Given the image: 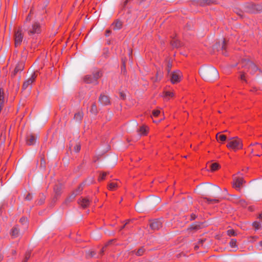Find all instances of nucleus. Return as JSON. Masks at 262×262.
<instances>
[{
	"mask_svg": "<svg viewBox=\"0 0 262 262\" xmlns=\"http://www.w3.org/2000/svg\"><path fill=\"white\" fill-rule=\"evenodd\" d=\"M201 225L200 224H193L190 226L189 229L190 230H198L201 228Z\"/></svg>",
	"mask_w": 262,
	"mask_h": 262,
	"instance_id": "29",
	"label": "nucleus"
},
{
	"mask_svg": "<svg viewBox=\"0 0 262 262\" xmlns=\"http://www.w3.org/2000/svg\"><path fill=\"white\" fill-rule=\"evenodd\" d=\"M227 132V130H224L223 132Z\"/></svg>",
	"mask_w": 262,
	"mask_h": 262,
	"instance_id": "63",
	"label": "nucleus"
},
{
	"mask_svg": "<svg viewBox=\"0 0 262 262\" xmlns=\"http://www.w3.org/2000/svg\"><path fill=\"white\" fill-rule=\"evenodd\" d=\"M149 226L152 230H158L162 227V222L160 219H156L151 221Z\"/></svg>",
	"mask_w": 262,
	"mask_h": 262,
	"instance_id": "10",
	"label": "nucleus"
},
{
	"mask_svg": "<svg viewBox=\"0 0 262 262\" xmlns=\"http://www.w3.org/2000/svg\"><path fill=\"white\" fill-rule=\"evenodd\" d=\"M198 248H199V246H198V245L195 246V247H194V249H196H196H198Z\"/></svg>",
	"mask_w": 262,
	"mask_h": 262,
	"instance_id": "53",
	"label": "nucleus"
},
{
	"mask_svg": "<svg viewBox=\"0 0 262 262\" xmlns=\"http://www.w3.org/2000/svg\"><path fill=\"white\" fill-rule=\"evenodd\" d=\"M219 167H220V165L217 163H212L210 165V170L212 171L216 170L217 169H218L219 168Z\"/></svg>",
	"mask_w": 262,
	"mask_h": 262,
	"instance_id": "26",
	"label": "nucleus"
},
{
	"mask_svg": "<svg viewBox=\"0 0 262 262\" xmlns=\"http://www.w3.org/2000/svg\"><path fill=\"white\" fill-rule=\"evenodd\" d=\"M115 241V239H111V240H110L109 241H108L104 245V246L102 248V249L100 251V253L101 254H102L103 253V252H104L105 251V248L108 246L109 245H110L111 244H112L113 243V242Z\"/></svg>",
	"mask_w": 262,
	"mask_h": 262,
	"instance_id": "28",
	"label": "nucleus"
},
{
	"mask_svg": "<svg viewBox=\"0 0 262 262\" xmlns=\"http://www.w3.org/2000/svg\"><path fill=\"white\" fill-rule=\"evenodd\" d=\"M207 200V202H208L209 203H217L220 202L219 199H210L209 198H205Z\"/></svg>",
	"mask_w": 262,
	"mask_h": 262,
	"instance_id": "35",
	"label": "nucleus"
},
{
	"mask_svg": "<svg viewBox=\"0 0 262 262\" xmlns=\"http://www.w3.org/2000/svg\"><path fill=\"white\" fill-rule=\"evenodd\" d=\"M111 31L110 30H107L106 31V34H105V35L106 36H108L111 33Z\"/></svg>",
	"mask_w": 262,
	"mask_h": 262,
	"instance_id": "49",
	"label": "nucleus"
},
{
	"mask_svg": "<svg viewBox=\"0 0 262 262\" xmlns=\"http://www.w3.org/2000/svg\"><path fill=\"white\" fill-rule=\"evenodd\" d=\"M102 76V73L100 70H96L94 71L92 74L85 75L83 79V81L88 84H97L98 83V80Z\"/></svg>",
	"mask_w": 262,
	"mask_h": 262,
	"instance_id": "2",
	"label": "nucleus"
},
{
	"mask_svg": "<svg viewBox=\"0 0 262 262\" xmlns=\"http://www.w3.org/2000/svg\"><path fill=\"white\" fill-rule=\"evenodd\" d=\"M259 217L261 219H262V213H260L259 215Z\"/></svg>",
	"mask_w": 262,
	"mask_h": 262,
	"instance_id": "54",
	"label": "nucleus"
},
{
	"mask_svg": "<svg viewBox=\"0 0 262 262\" xmlns=\"http://www.w3.org/2000/svg\"><path fill=\"white\" fill-rule=\"evenodd\" d=\"M83 184H80L79 187H78V188L75 190V192H74L71 195V196L69 197V198H68L67 200H66V202L67 201H68L69 200H71L70 201H72V200H73L75 196L79 194L81 191L82 190H83Z\"/></svg>",
	"mask_w": 262,
	"mask_h": 262,
	"instance_id": "16",
	"label": "nucleus"
},
{
	"mask_svg": "<svg viewBox=\"0 0 262 262\" xmlns=\"http://www.w3.org/2000/svg\"><path fill=\"white\" fill-rule=\"evenodd\" d=\"M27 260H26L25 259L23 261V262H27Z\"/></svg>",
	"mask_w": 262,
	"mask_h": 262,
	"instance_id": "58",
	"label": "nucleus"
},
{
	"mask_svg": "<svg viewBox=\"0 0 262 262\" xmlns=\"http://www.w3.org/2000/svg\"><path fill=\"white\" fill-rule=\"evenodd\" d=\"M30 256H31V252L30 251L27 252L25 254V259L26 260H28L29 259V258L30 257Z\"/></svg>",
	"mask_w": 262,
	"mask_h": 262,
	"instance_id": "41",
	"label": "nucleus"
},
{
	"mask_svg": "<svg viewBox=\"0 0 262 262\" xmlns=\"http://www.w3.org/2000/svg\"><path fill=\"white\" fill-rule=\"evenodd\" d=\"M36 77L37 74L35 72H33L31 76L24 82L23 89L25 90L28 88H31L32 84L35 81Z\"/></svg>",
	"mask_w": 262,
	"mask_h": 262,
	"instance_id": "6",
	"label": "nucleus"
},
{
	"mask_svg": "<svg viewBox=\"0 0 262 262\" xmlns=\"http://www.w3.org/2000/svg\"><path fill=\"white\" fill-rule=\"evenodd\" d=\"M245 182L243 178H235L233 182V187L236 190H239Z\"/></svg>",
	"mask_w": 262,
	"mask_h": 262,
	"instance_id": "11",
	"label": "nucleus"
},
{
	"mask_svg": "<svg viewBox=\"0 0 262 262\" xmlns=\"http://www.w3.org/2000/svg\"><path fill=\"white\" fill-rule=\"evenodd\" d=\"M253 149H251V153H253Z\"/></svg>",
	"mask_w": 262,
	"mask_h": 262,
	"instance_id": "55",
	"label": "nucleus"
},
{
	"mask_svg": "<svg viewBox=\"0 0 262 262\" xmlns=\"http://www.w3.org/2000/svg\"><path fill=\"white\" fill-rule=\"evenodd\" d=\"M20 221V222L21 223H22L23 224H26V223H27V222H28V219H27V218H26V217H21V218H20V221Z\"/></svg>",
	"mask_w": 262,
	"mask_h": 262,
	"instance_id": "37",
	"label": "nucleus"
},
{
	"mask_svg": "<svg viewBox=\"0 0 262 262\" xmlns=\"http://www.w3.org/2000/svg\"><path fill=\"white\" fill-rule=\"evenodd\" d=\"M174 94L173 92H169V91H166L164 93V97L165 98H169V97H172L173 96Z\"/></svg>",
	"mask_w": 262,
	"mask_h": 262,
	"instance_id": "33",
	"label": "nucleus"
},
{
	"mask_svg": "<svg viewBox=\"0 0 262 262\" xmlns=\"http://www.w3.org/2000/svg\"><path fill=\"white\" fill-rule=\"evenodd\" d=\"M29 35L31 36L34 34H38L41 31V25L38 21H33L26 30Z\"/></svg>",
	"mask_w": 262,
	"mask_h": 262,
	"instance_id": "4",
	"label": "nucleus"
},
{
	"mask_svg": "<svg viewBox=\"0 0 262 262\" xmlns=\"http://www.w3.org/2000/svg\"><path fill=\"white\" fill-rule=\"evenodd\" d=\"M24 37L23 34L22 33V31L21 29H19L17 31H15L14 34V41H15V46L18 47L19 46L21 42L23 41Z\"/></svg>",
	"mask_w": 262,
	"mask_h": 262,
	"instance_id": "8",
	"label": "nucleus"
},
{
	"mask_svg": "<svg viewBox=\"0 0 262 262\" xmlns=\"http://www.w3.org/2000/svg\"><path fill=\"white\" fill-rule=\"evenodd\" d=\"M137 131L140 136H145L147 134L148 128L147 126L142 125L139 127Z\"/></svg>",
	"mask_w": 262,
	"mask_h": 262,
	"instance_id": "18",
	"label": "nucleus"
},
{
	"mask_svg": "<svg viewBox=\"0 0 262 262\" xmlns=\"http://www.w3.org/2000/svg\"><path fill=\"white\" fill-rule=\"evenodd\" d=\"M37 138L32 134H28L26 137V143L28 145L35 144Z\"/></svg>",
	"mask_w": 262,
	"mask_h": 262,
	"instance_id": "15",
	"label": "nucleus"
},
{
	"mask_svg": "<svg viewBox=\"0 0 262 262\" xmlns=\"http://www.w3.org/2000/svg\"><path fill=\"white\" fill-rule=\"evenodd\" d=\"M216 139L218 142H224L226 140L227 137L225 135L221 134V133H218L216 135Z\"/></svg>",
	"mask_w": 262,
	"mask_h": 262,
	"instance_id": "22",
	"label": "nucleus"
},
{
	"mask_svg": "<svg viewBox=\"0 0 262 262\" xmlns=\"http://www.w3.org/2000/svg\"><path fill=\"white\" fill-rule=\"evenodd\" d=\"M99 102L102 105H107L110 104V98L106 95L101 94L99 98Z\"/></svg>",
	"mask_w": 262,
	"mask_h": 262,
	"instance_id": "14",
	"label": "nucleus"
},
{
	"mask_svg": "<svg viewBox=\"0 0 262 262\" xmlns=\"http://www.w3.org/2000/svg\"><path fill=\"white\" fill-rule=\"evenodd\" d=\"M206 241L205 239H200L199 240V241L198 242V244L199 245H202L203 243Z\"/></svg>",
	"mask_w": 262,
	"mask_h": 262,
	"instance_id": "47",
	"label": "nucleus"
},
{
	"mask_svg": "<svg viewBox=\"0 0 262 262\" xmlns=\"http://www.w3.org/2000/svg\"><path fill=\"white\" fill-rule=\"evenodd\" d=\"M257 249L262 250V241H260L257 245Z\"/></svg>",
	"mask_w": 262,
	"mask_h": 262,
	"instance_id": "44",
	"label": "nucleus"
},
{
	"mask_svg": "<svg viewBox=\"0 0 262 262\" xmlns=\"http://www.w3.org/2000/svg\"><path fill=\"white\" fill-rule=\"evenodd\" d=\"M145 252V249L143 247H141L139 249L137 252H136L135 254L137 256H141Z\"/></svg>",
	"mask_w": 262,
	"mask_h": 262,
	"instance_id": "30",
	"label": "nucleus"
},
{
	"mask_svg": "<svg viewBox=\"0 0 262 262\" xmlns=\"http://www.w3.org/2000/svg\"><path fill=\"white\" fill-rule=\"evenodd\" d=\"M182 73L180 71H176L171 73L170 80L172 83L175 84L181 81Z\"/></svg>",
	"mask_w": 262,
	"mask_h": 262,
	"instance_id": "9",
	"label": "nucleus"
},
{
	"mask_svg": "<svg viewBox=\"0 0 262 262\" xmlns=\"http://www.w3.org/2000/svg\"><path fill=\"white\" fill-rule=\"evenodd\" d=\"M249 168L248 167H246V168L245 169H243L242 170L243 171H245L246 172L248 171Z\"/></svg>",
	"mask_w": 262,
	"mask_h": 262,
	"instance_id": "52",
	"label": "nucleus"
},
{
	"mask_svg": "<svg viewBox=\"0 0 262 262\" xmlns=\"http://www.w3.org/2000/svg\"><path fill=\"white\" fill-rule=\"evenodd\" d=\"M90 112L95 115H97L98 113L96 104L95 102L93 103L91 106Z\"/></svg>",
	"mask_w": 262,
	"mask_h": 262,
	"instance_id": "24",
	"label": "nucleus"
},
{
	"mask_svg": "<svg viewBox=\"0 0 262 262\" xmlns=\"http://www.w3.org/2000/svg\"><path fill=\"white\" fill-rule=\"evenodd\" d=\"M25 63L23 61H20L16 64L14 71L12 73V76H15L18 72L24 70Z\"/></svg>",
	"mask_w": 262,
	"mask_h": 262,
	"instance_id": "12",
	"label": "nucleus"
},
{
	"mask_svg": "<svg viewBox=\"0 0 262 262\" xmlns=\"http://www.w3.org/2000/svg\"><path fill=\"white\" fill-rule=\"evenodd\" d=\"M108 172H103L101 174H100L99 178H98V181H102L105 179L106 176L108 174Z\"/></svg>",
	"mask_w": 262,
	"mask_h": 262,
	"instance_id": "32",
	"label": "nucleus"
},
{
	"mask_svg": "<svg viewBox=\"0 0 262 262\" xmlns=\"http://www.w3.org/2000/svg\"><path fill=\"white\" fill-rule=\"evenodd\" d=\"M32 199V195L30 193H28L25 197V200L27 201H30Z\"/></svg>",
	"mask_w": 262,
	"mask_h": 262,
	"instance_id": "42",
	"label": "nucleus"
},
{
	"mask_svg": "<svg viewBox=\"0 0 262 262\" xmlns=\"http://www.w3.org/2000/svg\"><path fill=\"white\" fill-rule=\"evenodd\" d=\"M122 27V23L119 20H116L111 26L114 30H120Z\"/></svg>",
	"mask_w": 262,
	"mask_h": 262,
	"instance_id": "17",
	"label": "nucleus"
},
{
	"mask_svg": "<svg viewBox=\"0 0 262 262\" xmlns=\"http://www.w3.org/2000/svg\"><path fill=\"white\" fill-rule=\"evenodd\" d=\"M80 150V145L79 144H76L74 146V150L75 152H79Z\"/></svg>",
	"mask_w": 262,
	"mask_h": 262,
	"instance_id": "40",
	"label": "nucleus"
},
{
	"mask_svg": "<svg viewBox=\"0 0 262 262\" xmlns=\"http://www.w3.org/2000/svg\"><path fill=\"white\" fill-rule=\"evenodd\" d=\"M160 113V111L159 110H154L152 112V115L154 117H158Z\"/></svg>",
	"mask_w": 262,
	"mask_h": 262,
	"instance_id": "39",
	"label": "nucleus"
},
{
	"mask_svg": "<svg viewBox=\"0 0 262 262\" xmlns=\"http://www.w3.org/2000/svg\"><path fill=\"white\" fill-rule=\"evenodd\" d=\"M227 235L231 236H236L237 234L235 233V231L233 229H229L227 231Z\"/></svg>",
	"mask_w": 262,
	"mask_h": 262,
	"instance_id": "34",
	"label": "nucleus"
},
{
	"mask_svg": "<svg viewBox=\"0 0 262 262\" xmlns=\"http://www.w3.org/2000/svg\"><path fill=\"white\" fill-rule=\"evenodd\" d=\"M256 146H258L259 147V148H260L262 149V145H261V144L259 143H258V142H255V143L250 144V145L249 146V148H250L252 146H256Z\"/></svg>",
	"mask_w": 262,
	"mask_h": 262,
	"instance_id": "36",
	"label": "nucleus"
},
{
	"mask_svg": "<svg viewBox=\"0 0 262 262\" xmlns=\"http://www.w3.org/2000/svg\"><path fill=\"white\" fill-rule=\"evenodd\" d=\"M78 204L83 208L88 207L90 203V200L86 198H80L78 201Z\"/></svg>",
	"mask_w": 262,
	"mask_h": 262,
	"instance_id": "13",
	"label": "nucleus"
},
{
	"mask_svg": "<svg viewBox=\"0 0 262 262\" xmlns=\"http://www.w3.org/2000/svg\"><path fill=\"white\" fill-rule=\"evenodd\" d=\"M172 67V64L171 63H170V62H169L168 63H167V71H168V72L169 73L170 71V69Z\"/></svg>",
	"mask_w": 262,
	"mask_h": 262,
	"instance_id": "43",
	"label": "nucleus"
},
{
	"mask_svg": "<svg viewBox=\"0 0 262 262\" xmlns=\"http://www.w3.org/2000/svg\"><path fill=\"white\" fill-rule=\"evenodd\" d=\"M261 149L260 148H259V147L258 146H257V150L258 149Z\"/></svg>",
	"mask_w": 262,
	"mask_h": 262,
	"instance_id": "62",
	"label": "nucleus"
},
{
	"mask_svg": "<svg viewBox=\"0 0 262 262\" xmlns=\"http://www.w3.org/2000/svg\"><path fill=\"white\" fill-rule=\"evenodd\" d=\"M202 77L206 81H213L219 77L217 70L212 66L202 67L199 70Z\"/></svg>",
	"mask_w": 262,
	"mask_h": 262,
	"instance_id": "1",
	"label": "nucleus"
},
{
	"mask_svg": "<svg viewBox=\"0 0 262 262\" xmlns=\"http://www.w3.org/2000/svg\"><path fill=\"white\" fill-rule=\"evenodd\" d=\"M227 147L234 151L241 149L243 148L242 140L237 137L230 138L228 140Z\"/></svg>",
	"mask_w": 262,
	"mask_h": 262,
	"instance_id": "3",
	"label": "nucleus"
},
{
	"mask_svg": "<svg viewBox=\"0 0 262 262\" xmlns=\"http://www.w3.org/2000/svg\"><path fill=\"white\" fill-rule=\"evenodd\" d=\"M225 40L224 39V41H223V45L222 47V49L223 50L225 49Z\"/></svg>",
	"mask_w": 262,
	"mask_h": 262,
	"instance_id": "50",
	"label": "nucleus"
},
{
	"mask_svg": "<svg viewBox=\"0 0 262 262\" xmlns=\"http://www.w3.org/2000/svg\"><path fill=\"white\" fill-rule=\"evenodd\" d=\"M123 67L124 68H125V63H123Z\"/></svg>",
	"mask_w": 262,
	"mask_h": 262,
	"instance_id": "61",
	"label": "nucleus"
},
{
	"mask_svg": "<svg viewBox=\"0 0 262 262\" xmlns=\"http://www.w3.org/2000/svg\"><path fill=\"white\" fill-rule=\"evenodd\" d=\"M196 217V216L194 214H192L191 215V216H190V220L192 221V220H194Z\"/></svg>",
	"mask_w": 262,
	"mask_h": 262,
	"instance_id": "46",
	"label": "nucleus"
},
{
	"mask_svg": "<svg viewBox=\"0 0 262 262\" xmlns=\"http://www.w3.org/2000/svg\"><path fill=\"white\" fill-rule=\"evenodd\" d=\"M170 43L174 48H179L181 46V42L177 39H173L171 41Z\"/></svg>",
	"mask_w": 262,
	"mask_h": 262,
	"instance_id": "23",
	"label": "nucleus"
},
{
	"mask_svg": "<svg viewBox=\"0 0 262 262\" xmlns=\"http://www.w3.org/2000/svg\"><path fill=\"white\" fill-rule=\"evenodd\" d=\"M120 94V96L123 99H124L125 97V94L123 93V92H120L119 93Z\"/></svg>",
	"mask_w": 262,
	"mask_h": 262,
	"instance_id": "45",
	"label": "nucleus"
},
{
	"mask_svg": "<svg viewBox=\"0 0 262 262\" xmlns=\"http://www.w3.org/2000/svg\"><path fill=\"white\" fill-rule=\"evenodd\" d=\"M256 156H257V157H260V155L257 154V155H256Z\"/></svg>",
	"mask_w": 262,
	"mask_h": 262,
	"instance_id": "57",
	"label": "nucleus"
},
{
	"mask_svg": "<svg viewBox=\"0 0 262 262\" xmlns=\"http://www.w3.org/2000/svg\"><path fill=\"white\" fill-rule=\"evenodd\" d=\"M237 241L236 239L232 238L231 239L229 242V245L231 248H232V251H236L238 248L237 245L236 244Z\"/></svg>",
	"mask_w": 262,
	"mask_h": 262,
	"instance_id": "21",
	"label": "nucleus"
},
{
	"mask_svg": "<svg viewBox=\"0 0 262 262\" xmlns=\"http://www.w3.org/2000/svg\"><path fill=\"white\" fill-rule=\"evenodd\" d=\"M62 186L61 184H57L54 187V191L56 196H59L61 193Z\"/></svg>",
	"mask_w": 262,
	"mask_h": 262,
	"instance_id": "20",
	"label": "nucleus"
},
{
	"mask_svg": "<svg viewBox=\"0 0 262 262\" xmlns=\"http://www.w3.org/2000/svg\"><path fill=\"white\" fill-rule=\"evenodd\" d=\"M29 16H30V15H28V17H27V20H28V19H29Z\"/></svg>",
	"mask_w": 262,
	"mask_h": 262,
	"instance_id": "59",
	"label": "nucleus"
},
{
	"mask_svg": "<svg viewBox=\"0 0 262 262\" xmlns=\"http://www.w3.org/2000/svg\"><path fill=\"white\" fill-rule=\"evenodd\" d=\"M242 67H245L247 71L250 72V73L253 74L258 69L256 66L249 60L245 59L242 61Z\"/></svg>",
	"mask_w": 262,
	"mask_h": 262,
	"instance_id": "5",
	"label": "nucleus"
},
{
	"mask_svg": "<svg viewBox=\"0 0 262 262\" xmlns=\"http://www.w3.org/2000/svg\"><path fill=\"white\" fill-rule=\"evenodd\" d=\"M247 10L250 13H256L262 11V5L253 3L248 4L247 6Z\"/></svg>",
	"mask_w": 262,
	"mask_h": 262,
	"instance_id": "7",
	"label": "nucleus"
},
{
	"mask_svg": "<svg viewBox=\"0 0 262 262\" xmlns=\"http://www.w3.org/2000/svg\"><path fill=\"white\" fill-rule=\"evenodd\" d=\"M240 79L245 81V82H247V81L245 77V74L244 73H242L240 76Z\"/></svg>",
	"mask_w": 262,
	"mask_h": 262,
	"instance_id": "38",
	"label": "nucleus"
},
{
	"mask_svg": "<svg viewBox=\"0 0 262 262\" xmlns=\"http://www.w3.org/2000/svg\"><path fill=\"white\" fill-rule=\"evenodd\" d=\"M223 53V54H224V55H226V53H225V52H223V53Z\"/></svg>",
	"mask_w": 262,
	"mask_h": 262,
	"instance_id": "60",
	"label": "nucleus"
},
{
	"mask_svg": "<svg viewBox=\"0 0 262 262\" xmlns=\"http://www.w3.org/2000/svg\"><path fill=\"white\" fill-rule=\"evenodd\" d=\"M130 222V221H127L126 222V223L125 224V225L123 226H122V227L121 228L120 230H122L124 228H125V227L129 223V222Z\"/></svg>",
	"mask_w": 262,
	"mask_h": 262,
	"instance_id": "48",
	"label": "nucleus"
},
{
	"mask_svg": "<svg viewBox=\"0 0 262 262\" xmlns=\"http://www.w3.org/2000/svg\"><path fill=\"white\" fill-rule=\"evenodd\" d=\"M19 234V230L17 225L14 226L11 229L10 234L13 238H15L18 236Z\"/></svg>",
	"mask_w": 262,
	"mask_h": 262,
	"instance_id": "19",
	"label": "nucleus"
},
{
	"mask_svg": "<svg viewBox=\"0 0 262 262\" xmlns=\"http://www.w3.org/2000/svg\"><path fill=\"white\" fill-rule=\"evenodd\" d=\"M253 227L255 230H259L261 228V224L258 222H254L252 224Z\"/></svg>",
	"mask_w": 262,
	"mask_h": 262,
	"instance_id": "31",
	"label": "nucleus"
},
{
	"mask_svg": "<svg viewBox=\"0 0 262 262\" xmlns=\"http://www.w3.org/2000/svg\"><path fill=\"white\" fill-rule=\"evenodd\" d=\"M3 259V256L0 254V261H2Z\"/></svg>",
	"mask_w": 262,
	"mask_h": 262,
	"instance_id": "51",
	"label": "nucleus"
},
{
	"mask_svg": "<svg viewBox=\"0 0 262 262\" xmlns=\"http://www.w3.org/2000/svg\"><path fill=\"white\" fill-rule=\"evenodd\" d=\"M42 203H43V202L41 201V202H38V203L39 204H42Z\"/></svg>",
	"mask_w": 262,
	"mask_h": 262,
	"instance_id": "56",
	"label": "nucleus"
},
{
	"mask_svg": "<svg viewBox=\"0 0 262 262\" xmlns=\"http://www.w3.org/2000/svg\"><path fill=\"white\" fill-rule=\"evenodd\" d=\"M118 187V185L115 182H111L108 185V189L110 190L113 191Z\"/></svg>",
	"mask_w": 262,
	"mask_h": 262,
	"instance_id": "25",
	"label": "nucleus"
},
{
	"mask_svg": "<svg viewBox=\"0 0 262 262\" xmlns=\"http://www.w3.org/2000/svg\"><path fill=\"white\" fill-rule=\"evenodd\" d=\"M83 118V113L79 112L76 113L74 115V119L78 121H80Z\"/></svg>",
	"mask_w": 262,
	"mask_h": 262,
	"instance_id": "27",
	"label": "nucleus"
}]
</instances>
